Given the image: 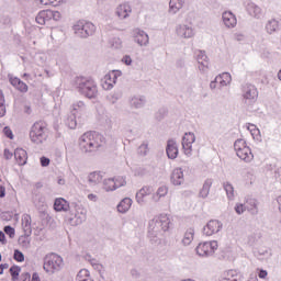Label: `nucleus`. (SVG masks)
<instances>
[{
    "instance_id": "obj_53",
    "label": "nucleus",
    "mask_w": 281,
    "mask_h": 281,
    "mask_svg": "<svg viewBox=\"0 0 281 281\" xmlns=\"http://www.w3.org/2000/svg\"><path fill=\"white\" fill-rule=\"evenodd\" d=\"M41 5H58L63 0H37Z\"/></svg>"
},
{
    "instance_id": "obj_46",
    "label": "nucleus",
    "mask_w": 281,
    "mask_h": 281,
    "mask_svg": "<svg viewBox=\"0 0 281 281\" xmlns=\"http://www.w3.org/2000/svg\"><path fill=\"white\" fill-rule=\"evenodd\" d=\"M137 154L140 155V157H146L148 155V143L144 142L137 149Z\"/></svg>"
},
{
    "instance_id": "obj_40",
    "label": "nucleus",
    "mask_w": 281,
    "mask_h": 281,
    "mask_svg": "<svg viewBox=\"0 0 281 281\" xmlns=\"http://www.w3.org/2000/svg\"><path fill=\"white\" fill-rule=\"evenodd\" d=\"M77 281H93V279H91V274L89 273V270L87 269H81L76 278Z\"/></svg>"
},
{
    "instance_id": "obj_38",
    "label": "nucleus",
    "mask_w": 281,
    "mask_h": 281,
    "mask_svg": "<svg viewBox=\"0 0 281 281\" xmlns=\"http://www.w3.org/2000/svg\"><path fill=\"white\" fill-rule=\"evenodd\" d=\"M279 27L280 23L276 19L268 21V23L266 24V30L268 34H273V32H278Z\"/></svg>"
},
{
    "instance_id": "obj_14",
    "label": "nucleus",
    "mask_w": 281,
    "mask_h": 281,
    "mask_svg": "<svg viewBox=\"0 0 281 281\" xmlns=\"http://www.w3.org/2000/svg\"><path fill=\"white\" fill-rule=\"evenodd\" d=\"M194 142H196V136L192 132L186 133L182 137V148L187 157H190V155H192V144Z\"/></svg>"
},
{
    "instance_id": "obj_43",
    "label": "nucleus",
    "mask_w": 281,
    "mask_h": 281,
    "mask_svg": "<svg viewBox=\"0 0 281 281\" xmlns=\"http://www.w3.org/2000/svg\"><path fill=\"white\" fill-rule=\"evenodd\" d=\"M150 175V166L138 167L135 170V177H146Z\"/></svg>"
},
{
    "instance_id": "obj_25",
    "label": "nucleus",
    "mask_w": 281,
    "mask_h": 281,
    "mask_svg": "<svg viewBox=\"0 0 281 281\" xmlns=\"http://www.w3.org/2000/svg\"><path fill=\"white\" fill-rule=\"evenodd\" d=\"M55 212H69V202L63 198H57L54 202Z\"/></svg>"
},
{
    "instance_id": "obj_64",
    "label": "nucleus",
    "mask_w": 281,
    "mask_h": 281,
    "mask_svg": "<svg viewBox=\"0 0 281 281\" xmlns=\"http://www.w3.org/2000/svg\"><path fill=\"white\" fill-rule=\"evenodd\" d=\"M31 281H41V277H38V273L34 272Z\"/></svg>"
},
{
    "instance_id": "obj_7",
    "label": "nucleus",
    "mask_w": 281,
    "mask_h": 281,
    "mask_svg": "<svg viewBox=\"0 0 281 281\" xmlns=\"http://www.w3.org/2000/svg\"><path fill=\"white\" fill-rule=\"evenodd\" d=\"M74 32L79 38H89L95 33V25L91 22L79 21L74 25Z\"/></svg>"
},
{
    "instance_id": "obj_27",
    "label": "nucleus",
    "mask_w": 281,
    "mask_h": 281,
    "mask_svg": "<svg viewBox=\"0 0 281 281\" xmlns=\"http://www.w3.org/2000/svg\"><path fill=\"white\" fill-rule=\"evenodd\" d=\"M14 157L19 166H25V164H27V151H25V149L16 148Z\"/></svg>"
},
{
    "instance_id": "obj_19",
    "label": "nucleus",
    "mask_w": 281,
    "mask_h": 281,
    "mask_svg": "<svg viewBox=\"0 0 281 281\" xmlns=\"http://www.w3.org/2000/svg\"><path fill=\"white\" fill-rule=\"evenodd\" d=\"M222 21L225 27L228 29L236 27V24L238 23L236 15L231 11H226L222 14Z\"/></svg>"
},
{
    "instance_id": "obj_41",
    "label": "nucleus",
    "mask_w": 281,
    "mask_h": 281,
    "mask_svg": "<svg viewBox=\"0 0 281 281\" xmlns=\"http://www.w3.org/2000/svg\"><path fill=\"white\" fill-rule=\"evenodd\" d=\"M76 113H71L70 115H68V117L65 121V124L66 126H68V128L75 130L76 126H78V121L76 120Z\"/></svg>"
},
{
    "instance_id": "obj_37",
    "label": "nucleus",
    "mask_w": 281,
    "mask_h": 281,
    "mask_svg": "<svg viewBox=\"0 0 281 281\" xmlns=\"http://www.w3.org/2000/svg\"><path fill=\"white\" fill-rule=\"evenodd\" d=\"M210 188H212V179H206L203 183L202 189L200 190L201 199H207L210 195Z\"/></svg>"
},
{
    "instance_id": "obj_33",
    "label": "nucleus",
    "mask_w": 281,
    "mask_h": 281,
    "mask_svg": "<svg viewBox=\"0 0 281 281\" xmlns=\"http://www.w3.org/2000/svg\"><path fill=\"white\" fill-rule=\"evenodd\" d=\"M192 240H194V231L193 228H189L184 233L181 244L183 247H190V245H192Z\"/></svg>"
},
{
    "instance_id": "obj_16",
    "label": "nucleus",
    "mask_w": 281,
    "mask_h": 281,
    "mask_svg": "<svg viewBox=\"0 0 281 281\" xmlns=\"http://www.w3.org/2000/svg\"><path fill=\"white\" fill-rule=\"evenodd\" d=\"M153 194V187L144 186L140 190L136 193V202L138 205H146V196H150Z\"/></svg>"
},
{
    "instance_id": "obj_50",
    "label": "nucleus",
    "mask_w": 281,
    "mask_h": 281,
    "mask_svg": "<svg viewBox=\"0 0 281 281\" xmlns=\"http://www.w3.org/2000/svg\"><path fill=\"white\" fill-rule=\"evenodd\" d=\"M9 271L12 276L13 281L19 280V273H21V268L20 267H11Z\"/></svg>"
},
{
    "instance_id": "obj_12",
    "label": "nucleus",
    "mask_w": 281,
    "mask_h": 281,
    "mask_svg": "<svg viewBox=\"0 0 281 281\" xmlns=\"http://www.w3.org/2000/svg\"><path fill=\"white\" fill-rule=\"evenodd\" d=\"M223 229V223L218 220H211L204 227L203 234L204 236H214V234H218Z\"/></svg>"
},
{
    "instance_id": "obj_61",
    "label": "nucleus",
    "mask_w": 281,
    "mask_h": 281,
    "mask_svg": "<svg viewBox=\"0 0 281 281\" xmlns=\"http://www.w3.org/2000/svg\"><path fill=\"white\" fill-rule=\"evenodd\" d=\"M49 161H50L49 158L43 156V157L41 158V166H42L43 168H47V166H49Z\"/></svg>"
},
{
    "instance_id": "obj_55",
    "label": "nucleus",
    "mask_w": 281,
    "mask_h": 281,
    "mask_svg": "<svg viewBox=\"0 0 281 281\" xmlns=\"http://www.w3.org/2000/svg\"><path fill=\"white\" fill-rule=\"evenodd\" d=\"M87 260L90 261V265L94 267L95 269L100 270L102 269V265L98 263V260L92 259L91 256H87Z\"/></svg>"
},
{
    "instance_id": "obj_13",
    "label": "nucleus",
    "mask_w": 281,
    "mask_h": 281,
    "mask_svg": "<svg viewBox=\"0 0 281 281\" xmlns=\"http://www.w3.org/2000/svg\"><path fill=\"white\" fill-rule=\"evenodd\" d=\"M243 95L246 102H256L258 100V89L254 85L246 83L243 87Z\"/></svg>"
},
{
    "instance_id": "obj_20",
    "label": "nucleus",
    "mask_w": 281,
    "mask_h": 281,
    "mask_svg": "<svg viewBox=\"0 0 281 281\" xmlns=\"http://www.w3.org/2000/svg\"><path fill=\"white\" fill-rule=\"evenodd\" d=\"M170 179L173 186H183V183L186 182V178L183 177V169L182 168L173 169Z\"/></svg>"
},
{
    "instance_id": "obj_56",
    "label": "nucleus",
    "mask_w": 281,
    "mask_h": 281,
    "mask_svg": "<svg viewBox=\"0 0 281 281\" xmlns=\"http://www.w3.org/2000/svg\"><path fill=\"white\" fill-rule=\"evenodd\" d=\"M48 13H50V21H60V12L48 10Z\"/></svg>"
},
{
    "instance_id": "obj_62",
    "label": "nucleus",
    "mask_w": 281,
    "mask_h": 281,
    "mask_svg": "<svg viewBox=\"0 0 281 281\" xmlns=\"http://www.w3.org/2000/svg\"><path fill=\"white\" fill-rule=\"evenodd\" d=\"M13 157V154L11 153L10 149H4V158L5 159H11Z\"/></svg>"
},
{
    "instance_id": "obj_4",
    "label": "nucleus",
    "mask_w": 281,
    "mask_h": 281,
    "mask_svg": "<svg viewBox=\"0 0 281 281\" xmlns=\"http://www.w3.org/2000/svg\"><path fill=\"white\" fill-rule=\"evenodd\" d=\"M48 131L45 122L38 121L33 124L30 131V139L32 144L36 146H41V144H45L47 142Z\"/></svg>"
},
{
    "instance_id": "obj_2",
    "label": "nucleus",
    "mask_w": 281,
    "mask_h": 281,
    "mask_svg": "<svg viewBox=\"0 0 281 281\" xmlns=\"http://www.w3.org/2000/svg\"><path fill=\"white\" fill-rule=\"evenodd\" d=\"M170 229V216L168 214H160L155 216L148 223V237L161 238L166 232Z\"/></svg>"
},
{
    "instance_id": "obj_59",
    "label": "nucleus",
    "mask_w": 281,
    "mask_h": 281,
    "mask_svg": "<svg viewBox=\"0 0 281 281\" xmlns=\"http://www.w3.org/2000/svg\"><path fill=\"white\" fill-rule=\"evenodd\" d=\"M227 276H228V277L222 278L220 281H237L236 278H234V271H229V272L227 273ZM229 276H231L232 278H229Z\"/></svg>"
},
{
    "instance_id": "obj_28",
    "label": "nucleus",
    "mask_w": 281,
    "mask_h": 281,
    "mask_svg": "<svg viewBox=\"0 0 281 281\" xmlns=\"http://www.w3.org/2000/svg\"><path fill=\"white\" fill-rule=\"evenodd\" d=\"M35 21L38 23V25H45L47 21H52V13H49V10L40 11L35 18Z\"/></svg>"
},
{
    "instance_id": "obj_8",
    "label": "nucleus",
    "mask_w": 281,
    "mask_h": 281,
    "mask_svg": "<svg viewBox=\"0 0 281 281\" xmlns=\"http://www.w3.org/2000/svg\"><path fill=\"white\" fill-rule=\"evenodd\" d=\"M218 249V241L211 240V241H204L200 243L195 251L200 258H210L213 254H216V250Z\"/></svg>"
},
{
    "instance_id": "obj_10",
    "label": "nucleus",
    "mask_w": 281,
    "mask_h": 281,
    "mask_svg": "<svg viewBox=\"0 0 281 281\" xmlns=\"http://www.w3.org/2000/svg\"><path fill=\"white\" fill-rule=\"evenodd\" d=\"M122 76V71L112 70L110 74H106L102 80V87L105 91H111L113 87H115V82H117V78Z\"/></svg>"
},
{
    "instance_id": "obj_31",
    "label": "nucleus",
    "mask_w": 281,
    "mask_h": 281,
    "mask_svg": "<svg viewBox=\"0 0 281 281\" xmlns=\"http://www.w3.org/2000/svg\"><path fill=\"white\" fill-rule=\"evenodd\" d=\"M184 4H186V0H170L169 1V13L177 14V12H179V10H181Z\"/></svg>"
},
{
    "instance_id": "obj_60",
    "label": "nucleus",
    "mask_w": 281,
    "mask_h": 281,
    "mask_svg": "<svg viewBox=\"0 0 281 281\" xmlns=\"http://www.w3.org/2000/svg\"><path fill=\"white\" fill-rule=\"evenodd\" d=\"M122 63H124V65L131 66V65H133V59L131 58V56L125 55V56L122 58Z\"/></svg>"
},
{
    "instance_id": "obj_57",
    "label": "nucleus",
    "mask_w": 281,
    "mask_h": 281,
    "mask_svg": "<svg viewBox=\"0 0 281 281\" xmlns=\"http://www.w3.org/2000/svg\"><path fill=\"white\" fill-rule=\"evenodd\" d=\"M247 131H249L251 135H256V133L260 134V130L254 124H248Z\"/></svg>"
},
{
    "instance_id": "obj_49",
    "label": "nucleus",
    "mask_w": 281,
    "mask_h": 281,
    "mask_svg": "<svg viewBox=\"0 0 281 281\" xmlns=\"http://www.w3.org/2000/svg\"><path fill=\"white\" fill-rule=\"evenodd\" d=\"M114 183H115V188L117 190V188H122V187L126 186V178L119 176V177L114 178Z\"/></svg>"
},
{
    "instance_id": "obj_36",
    "label": "nucleus",
    "mask_w": 281,
    "mask_h": 281,
    "mask_svg": "<svg viewBox=\"0 0 281 281\" xmlns=\"http://www.w3.org/2000/svg\"><path fill=\"white\" fill-rule=\"evenodd\" d=\"M246 210H248L254 216L258 214V200L256 199H248L246 201Z\"/></svg>"
},
{
    "instance_id": "obj_32",
    "label": "nucleus",
    "mask_w": 281,
    "mask_h": 281,
    "mask_svg": "<svg viewBox=\"0 0 281 281\" xmlns=\"http://www.w3.org/2000/svg\"><path fill=\"white\" fill-rule=\"evenodd\" d=\"M247 12L248 14H250V16H254L255 19H260V16H262V9H260V7L252 2L248 3Z\"/></svg>"
},
{
    "instance_id": "obj_6",
    "label": "nucleus",
    "mask_w": 281,
    "mask_h": 281,
    "mask_svg": "<svg viewBox=\"0 0 281 281\" xmlns=\"http://www.w3.org/2000/svg\"><path fill=\"white\" fill-rule=\"evenodd\" d=\"M87 221V209L81 204H74V210L70 211V216L68 217V223L72 227L77 225H82Z\"/></svg>"
},
{
    "instance_id": "obj_58",
    "label": "nucleus",
    "mask_w": 281,
    "mask_h": 281,
    "mask_svg": "<svg viewBox=\"0 0 281 281\" xmlns=\"http://www.w3.org/2000/svg\"><path fill=\"white\" fill-rule=\"evenodd\" d=\"M3 133L9 139H14V134H12V130L10 127L5 126L3 128Z\"/></svg>"
},
{
    "instance_id": "obj_3",
    "label": "nucleus",
    "mask_w": 281,
    "mask_h": 281,
    "mask_svg": "<svg viewBox=\"0 0 281 281\" xmlns=\"http://www.w3.org/2000/svg\"><path fill=\"white\" fill-rule=\"evenodd\" d=\"M75 88L77 91L85 95V98H89L90 100L98 97V85L93 79L87 77H77L74 80Z\"/></svg>"
},
{
    "instance_id": "obj_45",
    "label": "nucleus",
    "mask_w": 281,
    "mask_h": 281,
    "mask_svg": "<svg viewBox=\"0 0 281 281\" xmlns=\"http://www.w3.org/2000/svg\"><path fill=\"white\" fill-rule=\"evenodd\" d=\"M5 115V97L3 95V91L0 90V117Z\"/></svg>"
},
{
    "instance_id": "obj_5",
    "label": "nucleus",
    "mask_w": 281,
    "mask_h": 281,
    "mask_svg": "<svg viewBox=\"0 0 281 281\" xmlns=\"http://www.w3.org/2000/svg\"><path fill=\"white\" fill-rule=\"evenodd\" d=\"M234 150L238 158L245 164H251L254 161V154L251 153V148L247 146V142L243 138H238L234 143Z\"/></svg>"
},
{
    "instance_id": "obj_39",
    "label": "nucleus",
    "mask_w": 281,
    "mask_h": 281,
    "mask_svg": "<svg viewBox=\"0 0 281 281\" xmlns=\"http://www.w3.org/2000/svg\"><path fill=\"white\" fill-rule=\"evenodd\" d=\"M103 189L105 192H113V190H116L115 187V179L109 178L103 181Z\"/></svg>"
},
{
    "instance_id": "obj_1",
    "label": "nucleus",
    "mask_w": 281,
    "mask_h": 281,
    "mask_svg": "<svg viewBox=\"0 0 281 281\" xmlns=\"http://www.w3.org/2000/svg\"><path fill=\"white\" fill-rule=\"evenodd\" d=\"M105 144L106 139L98 132H86L79 138V146L86 155L98 153Z\"/></svg>"
},
{
    "instance_id": "obj_17",
    "label": "nucleus",
    "mask_w": 281,
    "mask_h": 281,
    "mask_svg": "<svg viewBox=\"0 0 281 281\" xmlns=\"http://www.w3.org/2000/svg\"><path fill=\"white\" fill-rule=\"evenodd\" d=\"M166 154L168 159H177L179 157V145H177V140L169 139L167 142Z\"/></svg>"
},
{
    "instance_id": "obj_21",
    "label": "nucleus",
    "mask_w": 281,
    "mask_h": 281,
    "mask_svg": "<svg viewBox=\"0 0 281 281\" xmlns=\"http://www.w3.org/2000/svg\"><path fill=\"white\" fill-rule=\"evenodd\" d=\"M71 113H75V115H78L79 120L81 117H85V115H87V104H85V101L75 102L72 104Z\"/></svg>"
},
{
    "instance_id": "obj_24",
    "label": "nucleus",
    "mask_w": 281,
    "mask_h": 281,
    "mask_svg": "<svg viewBox=\"0 0 281 281\" xmlns=\"http://www.w3.org/2000/svg\"><path fill=\"white\" fill-rule=\"evenodd\" d=\"M22 229L25 236L32 235V216H30V214H24L22 216Z\"/></svg>"
},
{
    "instance_id": "obj_63",
    "label": "nucleus",
    "mask_w": 281,
    "mask_h": 281,
    "mask_svg": "<svg viewBox=\"0 0 281 281\" xmlns=\"http://www.w3.org/2000/svg\"><path fill=\"white\" fill-rule=\"evenodd\" d=\"M131 276H132V278H139L140 273L137 269H132Z\"/></svg>"
},
{
    "instance_id": "obj_29",
    "label": "nucleus",
    "mask_w": 281,
    "mask_h": 281,
    "mask_svg": "<svg viewBox=\"0 0 281 281\" xmlns=\"http://www.w3.org/2000/svg\"><path fill=\"white\" fill-rule=\"evenodd\" d=\"M131 205H133V200L131 198H124L117 204V212H120V214H126V212L131 210Z\"/></svg>"
},
{
    "instance_id": "obj_35",
    "label": "nucleus",
    "mask_w": 281,
    "mask_h": 281,
    "mask_svg": "<svg viewBox=\"0 0 281 281\" xmlns=\"http://www.w3.org/2000/svg\"><path fill=\"white\" fill-rule=\"evenodd\" d=\"M167 194H168V187L166 186L159 187L156 193L153 195V201L155 203H159V201H161V199H164V196H166Z\"/></svg>"
},
{
    "instance_id": "obj_23",
    "label": "nucleus",
    "mask_w": 281,
    "mask_h": 281,
    "mask_svg": "<svg viewBox=\"0 0 281 281\" xmlns=\"http://www.w3.org/2000/svg\"><path fill=\"white\" fill-rule=\"evenodd\" d=\"M215 82H217L218 89H223V87H227V85L232 83V75L229 72H223L215 77Z\"/></svg>"
},
{
    "instance_id": "obj_54",
    "label": "nucleus",
    "mask_w": 281,
    "mask_h": 281,
    "mask_svg": "<svg viewBox=\"0 0 281 281\" xmlns=\"http://www.w3.org/2000/svg\"><path fill=\"white\" fill-rule=\"evenodd\" d=\"M3 232L7 234V236H9V238H14L15 236V231L12 226H4Z\"/></svg>"
},
{
    "instance_id": "obj_30",
    "label": "nucleus",
    "mask_w": 281,
    "mask_h": 281,
    "mask_svg": "<svg viewBox=\"0 0 281 281\" xmlns=\"http://www.w3.org/2000/svg\"><path fill=\"white\" fill-rule=\"evenodd\" d=\"M12 87H15L21 93H27V83L21 81L18 77H10Z\"/></svg>"
},
{
    "instance_id": "obj_51",
    "label": "nucleus",
    "mask_w": 281,
    "mask_h": 281,
    "mask_svg": "<svg viewBox=\"0 0 281 281\" xmlns=\"http://www.w3.org/2000/svg\"><path fill=\"white\" fill-rule=\"evenodd\" d=\"M13 258L14 260H16V262H23L25 260V255H23L21 250L15 249L13 254Z\"/></svg>"
},
{
    "instance_id": "obj_44",
    "label": "nucleus",
    "mask_w": 281,
    "mask_h": 281,
    "mask_svg": "<svg viewBox=\"0 0 281 281\" xmlns=\"http://www.w3.org/2000/svg\"><path fill=\"white\" fill-rule=\"evenodd\" d=\"M224 190H225V192L227 194V198L229 200L234 199V186H232V183L225 182L224 183Z\"/></svg>"
},
{
    "instance_id": "obj_9",
    "label": "nucleus",
    "mask_w": 281,
    "mask_h": 281,
    "mask_svg": "<svg viewBox=\"0 0 281 281\" xmlns=\"http://www.w3.org/2000/svg\"><path fill=\"white\" fill-rule=\"evenodd\" d=\"M63 269V258L56 254L45 258L44 270L46 273H56Z\"/></svg>"
},
{
    "instance_id": "obj_48",
    "label": "nucleus",
    "mask_w": 281,
    "mask_h": 281,
    "mask_svg": "<svg viewBox=\"0 0 281 281\" xmlns=\"http://www.w3.org/2000/svg\"><path fill=\"white\" fill-rule=\"evenodd\" d=\"M19 241L22 247H24L25 249H30V236L24 234V236L20 237Z\"/></svg>"
},
{
    "instance_id": "obj_18",
    "label": "nucleus",
    "mask_w": 281,
    "mask_h": 281,
    "mask_svg": "<svg viewBox=\"0 0 281 281\" xmlns=\"http://www.w3.org/2000/svg\"><path fill=\"white\" fill-rule=\"evenodd\" d=\"M196 60L199 70L202 71V74H205V71H207V67H210V58H207L205 52L199 50Z\"/></svg>"
},
{
    "instance_id": "obj_26",
    "label": "nucleus",
    "mask_w": 281,
    "mask_h": 281,
    "mask_svg": "<svg viewBox=\"0 0 281 281\" xmlns=\"http://www.w3.org/2000/svg\"><path fill=\"white\" fill-rule=\"evenodd\" d=\"M146 104V97L144 95H133L130 99V105L132 109H143Z\"/></svg>"
},
{
    "instance_id": "obj_47",
    "label": "nucleus",
    "mask_w": 281,
    "mask_h": 281,
    "mask_svg": "<svg viewBox=\"0 0 281 281\" xmlns=\"http://www.w3.org/2000/svg\"><path fill=\"white\" fill-rule=\"evenodd\" d=\"M110 45L111 47H113L114 49H122V40L120 37H113L110 41Z\"/></svg>"
},
{
    "instance_id": "obj_52",
    "label": "nucleus",
    "mask_w": 281,
    "mask_h": 281,
    "mask_svg": "<svg viewBox=\"0 0 281 281\" xmlns=\"http://www.w3.org/2000/svg\"><path fill=\"white\" fill-rule=\"evenodd\" d=\"M235 212L236 214H239V215L245 214V212H247V206L243 203H237L235 205Z\"/></svg>"
},
{
    "instance_id": "obj_34",
    "label": "nucleus",
    "mask_w": 281,
    "mask_h": 281,
    "mask_svg": "<svg viewBox=\"0 0 281 281\" xmlns=\"http://www.w3.org/2000/svg\"><path fill=\"white\" fill-rule=\"evenodd\" d=\"M88 183L89 186H98V183H102V173L99 171H93L88 175Z\"/></svg>"
},
{
    "instance_id": "obj_11",
    "label": "nucleus",
    "mask_w": 281,
    "mask_h": 281,
    "mask_svg": "<svg viewBox=\"0 0 281 281\" xmlns=\"http://www.w3.org/2000/svg\"><path fill=\"white\" fill-rule=\"evenodd\" d=\"M176 34L179 38H194L196 32L190 24H178L176 26Z\"/></svg>"
},
{
    "instance_id": "obj_42",
    "label": "nucleus",
    "mask_w": 281,
    "mask_h": 281,
    "mask_svg": "<svg viewBox=\"0 0 281 281\" xmlns=\"http://www.w3.org/2000/svg\"><path fill=\"white\" fill-rule=\"evenodd\" d=\"M122 91H114V92H111L109 95H108V101L110 102V104H117V101L119 100H122Z\"/></svg>"
},
{
    "instance_id": "obj_22",
    "label": "nucleus",
    "mask_w": 281,
    "mask_h": 281,
    "mask_svg": "<svg viewBox=\"0 0 281 281\" xmlns=\"http://www.w3.org/2000/svg\"><path fill=\"white\" fill-rule=\"evenodd\" d=\"M132 12H133V9L128 3L120 4L116 8V15L119 16V19H128Z\"/></svg>"
},
{
    "instance_id": "obj_15",
    "label": "nucleus",
    "mask_w": 281,
    "mask_h": 281,
    "mask_svg": "<svg viewBox=\"0 0 281 281\" xmlns=\"http://www.w3.org/2000/svg\"><path fill=\"white\" fill-rule=\"evenodd\" d=\"M134 41L139 45V47H148V43H150V37L147 33L142 30L134 31Z\"/></svg>"
}]
</instances>
